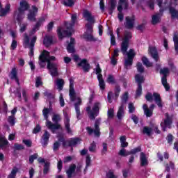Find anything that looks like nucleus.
I'll use <instances>...</instances> for the list:
<instances>
[{"instance_id": "774afa93", "label": "nucleus", "mask_w": 178, "mask_h": 178, "mask_svg": "<svg viewBox=\"0 0 178 178\" xmlns=\"http://www.w3.org/2000/svg\"><path fill=\"white\" fill-rule=\"evenodd\" d=\"M42 85V81H41V76H37L35 80V87L38 88Z\"/></svg>"}, {"instance_id": "c9c22d12", "label": "nucleus", "mask_w": 178, "mask_h": 178, "mask_svg": "<svg viewBox=\"0 0 178 178\" xmlns=\"http://www.w3.org/2000/svg\"><path fill=\"white\" fill-rule=\"evenodd\" d=\"M127 138L126 136H122L120 137V141L122 148H127L129 147V143L127 141Z\"/></svg>"}, {"instance_id": "a19ab883", "label": "nucleus", "mask_w": 178, "mask_h": 178, "mask_svg": "<svg viewBox=\"0 0 178 178\" xmlns=\"http://www.w3.org/2000/svg\"><path fill=\"white\" fill-rule=\"evenodd\" d=\"M143 110L147 118H151V116H152L153 111L152 110L148 108V105L143 104Z\"/></svg>"}, {"instance_id": "a211bd4d", "label": "nucleus", "mask_w": 178, "mask_h": 178, "mask_svg": "<svg viewBox=\"0 0 178 178\" xmlns=\"http://www.w3.org/2000/svg\"><path fill=\"white\" fill-rule=\"evenodd\" d=\"M44 22H45V17H40L33 28L32 29L31 34L37 33V31L40 30V28L41 27V25L44 23Z\"/></svg>"}, {"instance_id": "c03bdc74", "label": "nucleus", "mask_w": 178, "mask_h": 178, "mask_svg": "<svg viewBox=\"0 0 178 178\" xmlns=\"http://www.w3.org/2000/svg\"><path fill=\"white\" fill-rule=\"evenodd\" d=\"M143 134H146L148 137L152 136V128L149 127H144L143 129Z\"/></svg>"}, {"instance_id": "37998d69", "label": "nucleus", "mask_w": 178, "mask_h": 178, "mask_svg": "<svg viewBox=\"0 0 178 178\" xmlns=\"http://www.w3.org/2000/svg\"><path fill=\"white\" fill-rule=\"evenodd\" d=\"M174 47L176 54L178 55V35L175 33L173 35Z\"/></svg>"}, {"instance_id": "c756f323", "label": "nucleus", "mask_w": 178, "mask_h": 178, "mask_svg": "<svg viewBox=\"0 0 178 178\" xmlns=\"http://www.w3.org/2000/svg\"><path fill=\"white\" fill-rule=\"evenodd\" d=\"M42 54H44V57L47 58L46 61L47 62V65H49V63H51V60H55L56 59L55 56H49V51L47 50H43Z\"/></svg>"}, {"instance_id": "6ab92c4d", "label": "nucleus", "mask_w": 178, "mask_h": 178, "mask_svg": "<svg viewBox=\"0 0 178 178\" xmlns=\"http://www.w3.org/2000/svg\"><path fill=\"white\" fill-rule=\"evenodd\" d=\"M68 43L67 46V51L68 54H74L76 52V49H74V44H76V40L74 38H70V42L67 41Z\"/></svg>"}, {"instance_id": "5701e85b", "label": "nucleus", "mask_w": 178, "mask_h": 178, "mask_svg": "<svg viewBox=\"0 0 178 178\" xmlns=\"http://www.w3.org/2000/svg\"><path fill=\"white\" fill-rule=\"evenodd\" d=\"M83 38L86 41H90L92 42H95L96 41H98V38H94V35H92V33H91L84 32L83 35Z\"/></svg>"}, {"instance_id": "f03ea898", "label": "nucleus", "mask_w": 178, "mask_h": 178, "mask_svg": "<svg viewBox=\"0 0 178 178\" xmlns=\"http://www.w3.org/2000/svg\"><path fill=\"white\" fill-rule=\"evenodd\" d=\"M51 110L48 108H44L42 110V115L44 119L47 120L46 126L48 127L49 130H51L52 133H55V130H59V129H62L60 124H58L59 122V115H54L52 118L53 122H55V124L52 123V122L49 121L48 119L49 118V113Z\"/></svg>"}, {"instance_id": "09e8293b", "label": "nucleus", "mask_w": 178, "mask_h": 178, "mask_svg": "<svg viewBox=\"0 0 178 178\" xmlns=\"http://www.w3.org/2000/svg\"><path fill=\"white\" fill-rule=\"evenodd\" d=\"M8 122L10 124V126L13 127L15 124H16V117L15 115H10L8 118Z\"/></svg>"}, {"instance_id": "864d4df0", "label": "nucleus", "mask_w": 178, "mask_h": 178, "mask_svg": "<svg viewBox=\"0 0 178 178\" xmlns=\"http://www.w3.org/2000/svg\"><path fill=\"white\" fill-rule=\"evenodd\" d=\"M141 60L143 65H145V66H146L147 67H151V66H152V64L149 63V60L147 59V57L143 56Z\"/></svg>"}, {"instance_id": "39448f33", "label": "nucleus", "mask_w": 178, "mask_h": 178, "mask_svg": "<svg viewBox=\"0 0 178 178\" xmlns=\"http://www.w3.org/2000/svg\"><path fill=\"white\" fill-rule=\"evenodd\" d=\"M135 81L137 83L135 98H140L143 95V83L145 82V79L144 76L137 74L135 75Z\"/></svg>"}, {"instance_id": "1a4fd4ad", "label": "nucleus", "mask_w": 178, "mask_h": 178, "mask_svg": "<svg viewBox=\"0 0 178 178\" xmlns=\"http://www.w3.org/2000/svg\"><path fill=\"white\" fill-rule=\"evenodd\" d=\"M133 37L131 32H125L122 42L121 44V51L122 54H126L127 49H129V45L130 44V40Z\"/></svg>"}, {"instance_id": "e433bc0d", "label": "nucleus", "mask_w": 178, "mask_h": 178, "mask_svg": "<svg viewBox=\"0 0 178 178\" xmlns=\"http://www.w3.org/2000/svg\"><path fill=\"white\" fill-rule=\"evenodd\" d=\"M45 62H47V58L44 57V53H41L39 56V65L42 69L45 67Z\"/></svg>"}, {"instance_id": "9d476101", "label": "nucleus", "mask_w": 178, "mask_h": 178, "mask_svg": "<svg viewBox=\"0 0 178 178\" xmlns=\"http://www.w3.org/2000/svg\"><path fill=\"white\" fill-rule=\"evenodd\" d=\"M136 23V16L132 15L127 16L125 17V22H124V26L127 30H133L134 29V24Z\"/></svg>"}, {"instance_id": "2f4dec72", "label": "nucleus", "mask_w": 178, "mask_h": 178, "mask_svg": "<svg viewBox=\"0 0 178 178\" xmlns=\"http://www.w3.org/2000/svg\"><path fill=\"white\" fill-rule=\"evenodd\" d=\"M9 12H10V4H6L5 8L0 9V17H3L6 16Z\"/></svg>"}, {"instance_id": "de8ad7c7", "label": "nucleus", "mask_w": 178, "mask_h": 178, "mask_svg": "<svg viewBox=\"0 0 178 178\" xmlns=\"http://www.w3.org/2000/svg\"><path fill=\"white\" fill-rule=\"evenodd\" d=\"M8 144H9L8 140L0 134V148H3V147H5V145H8Z\"/></svg>"}, {"instance_id": "4c0bfd02", "label": "nucleus", "mask_w": 178, "mask_h": 178, "mask_svg": "<svg viewBox=\"0 0 178 178\" xmlns=\"http://www.w3.org/2000/svg\"><path fill=\"white\" fill-rule=\"evenodd\" d=\"M162 17L161 15L155 14L152 16V24L155 26V24H158V23H161V20Z\"/></svg>"}, {"instance_id": "79ce46f5", "label": "nucleus", "mask_w": 178, "mask_h": 178, "mask_svg": "<svg viewBox=\"0 0 178 178\" xmlns=\"http://www.w3.org/2000/svg\"><path fill=\"white\" fill-rule=\"evenodd\" d=\"M123 115H124V106H120L117 113V118L119 120H121L122 118H123Z\"/></svg>"}, {"instance_id": "a878e982", "label": "nucleus", "mask_w": 178, "mask_h": 178, "mask_svg": "<svg viewBox=\"0 0 178 178\" xmlns=\"http://www.w3.org/2000/svg\"><path fill=\"white\" fill-rule=\"evenodd\" d=\"M35 42H37V36H33L30 41V54L29 56H34V47H35Z\"/></svg>"}, {"instance_id": "20e7f679", "label": "nucleus", "mask_w": 178, "mask_h": 178, "mask_svg": "<svg viewBox=\"0 0 178 178\" xmlns=\"http://www.w3.org/2000/svg\"><path fill=\"white\" fill-rule=\"evenodd\" d=\"M58 141L63 143V148H66V147H76V145H78V144L81 143V139L80 138H71L66 140L63 136H60L58 137Z\"/></svg>"}, {"instance_id": "7ed1b4c3", "label": "nucleus", "mask_w": 178, "mask_h": 178, "mask_svg": "<svg viewBox=\"0 0 178 178\" xmlns=\"http://www.w3.org/2000/svg\"><path fill=\"white\" fill-rule=\"evenodd\" d=\"M83 17L88 22L87 24H86L85 27L86 29V31L85 33H94V26L92 24L95 23V17L92 16L91 13L88 11V10H85L83 11Z\"/></svg>"}, {"instance_id": "13d9d810", "label": "nucleus", "mask_w": 178, "mask_h": 178, "mask_svg": "<svg viewBox=\"0 0 178 178\" xmlns=\"http://www.w3.org/2000/svg\"><path fill=\"white\" fill-rule=\"evenodd\" d=\"M136 67L138 73H144L145 68L144 66H143V63H141L140 62H138L136 64Z\"/></svg>"}, {"instance_id": "423d86ee", "label": "nucleus", "mask_w": 178, "mask_h": 178, "mask_svg": "<svg viewBox=\"0 0 178 178\" xmlns=\"http://www.w3.org/2000/svg\"><path fill=\"white\" fill-rule=\"evenodd\" d=\"M99 106H101V103L95 102L92 109L90 106L86 108V111L90 120H95V118L99 115Z\"/></svg>"}, {"instance_id": "b1692460", "label": "nucleus", "mask_w": 178, "mask_h": 178, "mask_svg": "<svg viewBox=\"0 0 178 178\" xmlns=\"http://www.w3.org/2000/svg\"><path fill=\"white\" fill-rule=\"evenodd\" d=\"M18 9L19 10H22L23 12L29 10L30 9V4L26 0H21Z\"/></svg>"}, {"instance_id": "4d7b16f0", "label": "nucleus", "mask_w": 178, "mask_h": 178, "mask_svg": "<svg viewBox=\"0 0 178 178\" xmlns=\"http://www.w3.org/2000/svg\"><path fill=\"white\" fill-rule=\"evenodd\" d=\"M128 59H134V56H136V52L133 49H129V52L127 54Z\"/></svg>"}, {"instance_id": "5fc2aeb1", "label": "nucleus", "mask_w": 178, "mask_h": 178, "mask_svg": "<svg viewBox=\"0 0 178 178\" xmlns=\"http://www.w3.org/2000/svg\"><path fill=\"white\" fill-rule=\"evenodd\" d=\"M38 159V153H35L32 155H31L29 156V163L31 165H33V163H34V161H35V159Z\"/></svg>"}, {"instance_id": "f8f14e48", "label": "nucleus", "mask_w": 178, "mask_h": 178, "mask_svg": "<svg viewBox=\"0 0 178 178\" xmlns=\"http://www.w3.org/2000/svg\"><path fill=\"white\" fill-rule=\"evenodd\" d=\"M77 67H82L84 73H88L90 69H91V65L88 63V60L83 58L79 63L76 64Z\"/></svg>"}, {"instance_id": "603ef678", "label": "nucleus", "mask_w": 178, "mask_h": 178, "mask_svg": "<svg viewBox=\"0 0 178 178\" xmlns=\"http://www.w3.org/2000/svg\"><path fill=\"white\" fill-rule=\"evenodd\" d=\"M106 82L108 84H116V79H115V76L113 74H108Z\"/></svg>"}, {"instance_id": "4468645a", "label": "nucleus", "mask_w": 178, "mask_h": 178, "mask_svg": "<svg viewBox=\"0 0 178 178\" xmlns=\"http://www.w3.org/2000/svg\"><path fill=\"white\" fill-rule=\"evenodd\" d=\"M165 119L163 122L161 123V126H165L168 129H172V124H173V118L169 115V113H165Z\"/></svg>"}, {"instance_id": "3c124183", "label": "nucleus", "mask_w": 178, "mask_h": 178, "mask_svg": "<svg viewBox=\"0 0 178 178\" xmlns=\"http://www.w3.org/2000/svg\"><path fill=\"white\" fill-rule=\"evenodd\" d=\"M120 91H122V90L120 89V85L116 84L114 89L115 97L116 99L119 98Z\"/></svg>"}, {"instance_id": "72a5a7b5", "label": "nucleus", "mask_w": 178, "mask_h": 178, "mask_svg": "<svg viewBox=\"0 0 178 178\" xmlns=\"http://www.w3.org/2000/svg\"><path fill=\"white\" fill-rule=\"evenodd\" d=\"M56 86H57V90H58L59 92L62 91L65 86V80L62 79H57L56 81Z\"/></svg>"}, {"instance_id": "a18cd8bd", "label": "nucleus", "mask_w": 178, "mask_h": 178, "mask_svg": "<svg viewBox=\"0 0 178 178\" xmlns=\"http://www.w3.org/2000/svg\"><path fill=\"white\" fill-rule=\"evenodd\" d=\"M19 172V168L17 167H13L11 172L9 174L7 178H16V175Z\"/></svg>"}, {"instance_id": "49530a36", "label": "nucleus", "mask_w": 178, "mask_h": 178, "mask_svg": "<svg viewBox=\"0 0 178 178\" xmlns=\"http://www.w3.org/2000/svg\"><path fill=\"white\" fill-rule=\"evenodd\" d=\"M23 46L24 47V48H27L28 47H30V38L26 33H25V35L24 38Z\"/></svg>"}, {"instance_id": "cd10ccee", "label": "nucleus", "mask_w": 178, "mask_h": 178, "mask_svg": "<svg viewBox=\"0 0 178 178\" xmlns=\"http://www.w3.org/2000/svg\"><path fill=\"white\" fill-rule=\"evenodd\" d=\"M108 15H113V11L116 9V0H110L108 1Z\"/></svg>"}, {"instance_id": "4be33fe9", "label": "nucleus", "mask_w": 178, "mask_h": 178, "mask_svg": "<svg viewBox=\"0 0 178 178\" xmlns=\"http://www.w3.org/2000/svg\"><path fill=\"white\" fill-rule=\"evenodd\" d=\"M82 102L83 101L81 100V98L78 97L77 102L74 103V108L78 120H80V116H81V113L80 111V106L81 105Z\"/></svg>"}, {"instance_id": "412c9836", "label": "nucleus", "mask_w": 178, "mask_h": 178, "mask_svg": "<svg viewBox=\"0 0 178 178\" xmlns=\"http://www.w3.org/2000/svg\"><path fill=\"white\" fill-rule=\"evenodd\" d=\"M14 15L16 16V20L19 26L22 25V21L23 20V16H24V11L17 9L14 12Z\"/></svg>"}, {"instance_id": "052dcab7", "label": "nucleus", "mask_w": 178, "mask_h": 178, "mask_svg": "<svg viewBox=\"0 0 178 178\" xmlns=\"http://www.w3.org/2000/svg\"><path fill=\"white\" fill-rule=\"evenodd\" d=\"M160 74H163V76L168 77V74H169V68L164 67L160 70Z\"/></svg>"}, {"instance_id": "0eeeda50", "label": "nucleus", "mask_w": 178, "mask_h": 178, "mask_svg": "<svg viewBox=\"0 0 178 178\" xmlns=\"http://www.w3.org/2000/svg\"><path fill=\"white\" fill-rule=\"evenodd\" d=\"M145 98L148 102H152L154 98V101L159 108H163V106L162 104V99L161 98V95H159V93L154 92L152 95L151 92H147L145 96Z\"/></svg>"}, {"instance_id": "8fccbe9b", "label": "nucleus", "mask_w": 178, "mask_h": 178, "mask_svg": "<svg viewBox=\"0 0 178 178\" xmlns=\"http://www.w3.org/2000/svg\"><path fill=\"white\" fill-rule=\"evenodd\" d=\"M129 66H133V59L131 58H127L124 61V67L126 70H129Z\"/></svg>"}, {"instance_id": "6e6d98bb", "label": "nucleus", "mask_w": 178, "mask_h": 178, "mask_svg": "<svg viewBox=\"0 0 178 178\" xmlns=\"http://www.w3.org/2000/svg\"><path fill=\"white\" fill-rule=\"evenodd\" d=\"M107 116L108 119H113L115 118V111H113V108H109L107 111Z\"/></svg>"}, {"instance_id": "f257e3e1", "label": "nucleus", "mask_w": 178, "mask_h": 178, "mask_svg": "<svg viewBox=\"0 0 178 178\" xmlns=\"http://www.w3.org/2000/svg\"><path fill=\"white\" fill-rule=\"evenodd\" d=\"M76 20H77V14H72L71 17V22L65 21L64 26L65 29H62V26L57 27V35L58 40H63V38H70L74 33V24H76Z\"/></svg>"}, {"instance_id": "473e14b6", "label": "nucleus", "mask_w": 178, "mask_h": 178, "mask_svg": "<svg viewBox=\"0 0 178 178\" xmlns=\"http://www.w3.org/2000/svg\"><path fill=\"white\" fill-rule=\"evenodd\" d=\"M11 79L15 80L17 84L20 86V81L19 80V77H17V70L16 68H13L11 70Z\"/></svg>"}, {"instance_id": "2eb2a0df", "label": "nucleus", "mask_w": 178, "mask_h": 178, "mask_svg": "<svg viewBox=\"0 0 178 178\" xmlns=\"http://www.w3.org/2000/svg\"><path fill=\"white\" fill-rule=\"evenodd\" d=\"M64 124L67 134H72V129H70V117L67 113H64Z\"/></svg>"}, {"instance_id": "ddd939ff", "label": "nucleus", "mask_w": 178, "mask_h": 178, "mask_svg": "<svg viewBox=\"0 0 178 178\" xmlns=\"http://www.w3.org/2000/svg\"><path fill=\"white\" fill-rule=\"evenodd\" d=\"M47 69L52 77H58V76H59V72H58V65H56V64L49 62Z\"/></svg>"}, {"instance_id": "bf43d9fd", "label": "nucleus", "mask_w": 178, "mask_h": 178, "mask_svg": "<svg viewBox=\"0 0 178 178\" xmlns=\"http://www.w3.org/2000/svg\"><path fill=\"white\" fill-rule=\"evenodd\" d=\"M137 152H141L140 147L131 149L129 152H128V154H129V155H135V154H137Z\"/></svg>"}, {"instance_id": "69168bd1", "label": "nucleus", "mask_w": 178, "mask_h": 178, "mask_svg": "<svg viewBox=\"0 0 178 178\" xmlns=\"http://www.w3.org/2000/svg\"><path fill=\"white\" fill-rule=\"evenodd\" d=\"M96 148H97V145L95 144V142L93 141L90 144V145L89 148H88V150L90 151V152H95Z\"/></svg>"}, {"instance_id": "6e6552de", "label": "nucleus", "mask_w": 178, "mask_h": 178, "mask_svg": "<svg viewBox=\"0 0 178 178\" xmlns=\"http://www.w3.org/2000/svg\"><path fill=\"white\" fill-rule=\"evenodd\" d=\"M100 124H101V120L97 119L95 121L94 129H92L90 127H87L86 131L88 136H92V133H94L95 137H100L101 136V128H99Z\"/></svg>"}, {"instance_id": "680f3d73", "label": "nucleus", "mask_w": 178, "mask_h": 178, "mask_svg": "<svg viewBox=\"0 0 178 178\" xmlns=\"http://www.w3.org/2000/svg\"><path fill=\"white\" fill-rule=\"evenodd\" d=\"M48 172H49V163H44V169H43V175H48Z\"/></svg>"}, {"instance_id": "338daca9", "label": "nucleus", "mask_w": 178, "mask_h": 178, "mask_svg": "<svg viewBox=\"0 0 178 178\" xmlns=\"http://www.w3.org/2000/svg\"><path fill=\"white\" fill-rule=\"evenodd\" d=\"M118 155H120V156H129V152H126V149L122 148L120 150Z\"/></svg>"}, {"instance_id": "58836bf2", "label": "nucleus", "mask_w": 178, "mask_h": 178, "mask_svg": "<svg viewBox=\"0 0 178 178\" xmlns=\"http://www.w3.org/2000/svg\"><path fill=\"white\" fill-rule=\"evenodd\" d=\"M129 101V92H125L121 97V105L120 106H124Z\"/></svg>"}, {"instance_id": "ea45409f", "label": "nucleus", "mask_w": 178, "mask_h": 178, "mask_svg": "<svg viewBox=\"0 0 178 178\" xmlns=\"http://www.w3.org/2000/svg\"><path fill=\"white\" fill-rule=\"evenodd\" d=\"M75 2L76 0H63L62 4L64 5V6H67V8H72L74 6Z\"/></svg>"}, {"instance_id": "393cba45", "label": "nucleus", "mask_w": 178, "mask_h": 178, "mask_svg": "<svg viewBox=\"0 0 178 178\" xmlns=\"http://www.w3.org/2000/svg\"><path fill=\"white\" fill-rule=\"evenodd\" d=\"M43 44L47 48L51 47L54 44V38L51 35H45L43 39Z\"/></svg>"}, {"instance_id": "0e129e2a", "label": "nucleus", "mask_w": 178, "mask_h": 178, "mask_svg": "<svg viewBox=\"0 0 178 178\" xmlns=\"http://www.w3.org/2000/svg\"><path fill=\"white\" fill-rule=\"evenodd\" d=\"M129 113H134L136 111V107L133 103H129L128 106Z\"/></svg>"}, {"instance_id": "aec40b11", "label": "nucleus", "mask_w": 178, "mask_h": 178, "mask_svg": "<svg viewBox=\"0 0 178 178\" xmlns=\"http://www.w3.org/2000/svg\"><path fill=\"white\" fill-rule=\"evenodd\" d=\"M51 137V134L48 131H44L41 139V144L42 147H47L48 145V143H49V138Z\"/></svg>"}, {"instance_id": "7c9ffc66", "label": "nucleus", "mask_w": 178, "mask_h": 178, "mask_svg": "<svg viewBox=\"0 0 178 178\" xmlns=\"http://www.w3.org/2000/svg\"><path fill=\"white\" fill-rule=\"evenodd\" d=\"M76 164H72L70 165L68 170L66 171L67 178H72L73 176V173L76 172Z\"/></svg>"}, {"instance_id": "dca6fc26", "label": "nucleus", "mask_w": 178, "mask_h": 178, "mask_svg": "<svg viewBox=\"0 0 178 178\" xmlns=\"http://www.w3.org/2000/svg\"><path fill=\"white\" fill-rule=\"evenodd\" d=\"M70 100L71 102H74L76 101L77 96L76 95V91L74 90V84L72 81H70Z\"/></svg>"}, {"instance_id": "c85d7f7f", "label": "nucleus", "mask_w": 178, "mask_h": 178, "mask_svg": "<svg viewBox=\"0 0 178 178\" xmlns=\"http://www.w3.org/2000/svg\"><path fill=\"white\" fill-rule=\"evenodd\" d=\"M152 58L154 59L156 62H158L159 60V55L158 54V51H156V49L155 47L149 48V51Z\"/></svg>"}, {"instance_id": "e2e57ef3", "label": "nucleus", "mask_w": 178, "mask_h": 178, "mask_svg": "<svg viewBox=\"0 0 178 178\" xmlns=\"http://www.w3.org/2000/svg\"><path fill=\"white\" fill-rule=\"evenodd\" d=\"M14 149L15 151H20L22 149H24V146L22 144L15 143L14 144Z\"/></svg>"}, {"instance_id": "bb28decb", "label": "nucleus", "mask_w": 178, "mask_h": 178, "mask_svg": "<svg viewBox=\"0 0 178 178\" xmlns=\"http://www.w3.org/2000/svg\"><path fill=\"white\" fill-rule=\"evenodd\" d=\"M140 166L143 168L144 166H148V159H147V155L144 152H141L140 154Z\"/></svg>"}, {"instance_id": "9b49d317", "label": "nucleus", "mask_w": 178, "mask_h": 178, "mask_svg": "<svg viewBox=\"0 0 178 178\" xmlns=\"http://www.w3.org/2000/svg\"><path fill=\"white\" fill-rule=\"evenodd\" d=\"M37 13H38V8L35 6H32L27 15L28 20L29 22H37V18H35Z\"/></svg>"}, {"instance_id": "f704fd0d", "label": "nucleus", "mask_w": 178, "mask_h": 178, "mask_svg": "<svg viewBox=\"0 0 178 178\" xmlns=\"http://www.w3.org/2000/svg\"><path fill=\"white\" fill-rule=\"evenodd\" d=\"M97 80L99 81V86L100 90H105V81L104 80V78L102 77V74L97 75Z\"/></svg>"}, {"instance_id": "f3484780", "label": "nucleus", "mask_w": 178, "mask_h": 178, "mask_svg": "<svg viewBox=\"0 0 178 178\" xmlns=\"http://www.w3.org/2000/svg\"><path fill=\"white\" fill-rule=\"evenodd\" d=\"M123 6H124V9L125 10L129 9V1H127V0H119L118 6L117 8V10H118L119 13H122Z\"/></svg>"}]
</instances>
